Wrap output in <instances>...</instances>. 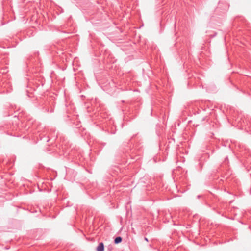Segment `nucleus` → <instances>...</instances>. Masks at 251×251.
Instances as JSON below:
<instances>
[{
    "mask_svg": "<svg viewBox=\"0 0 251 251\" xmlns=\"http://www.w3.org/2000/svg\"><path fill=\"white\" fill-rule=\"evenodd\" d=\"M144 239H145V240H146V241L148 242V239H147V238L145 237V238H144Z\"/></svg>",
    "mask_w": 251,
    "mask_h": 251,
    "instance_id": "3",
    "label": "nucleus"
},
{
    "mask_svg": "<svg viewBox=\"0 0 251 251\" xmlns=\"http://www.w3.org/2000/svg\"><path fill=\"white\" fill-rule=\"evenodd\" d=\"M122 238L121 237H117L114 240V243L115 244H118L121 243L122 242Z\"/></svg>",
    "mask_w": 251,
    "mask_h": 251,
    "instance_id": "2",
    "label": "nucleus"
},
{
    "mask_svg": "<svg viewBox=\"0 0 251 251\" xmlns=\"http://www.w3.org/2000/svg\"><path fill=\"white\" fill-rule=\"evenodd\" d=\"M97 251H104V244L103 243H99L97 248Z\"/></svg>",
    "mask_w": 251,
    "mask_h": 251,
    "instance_id": "1",
    "label": "nucleus"
}]
</instances>
